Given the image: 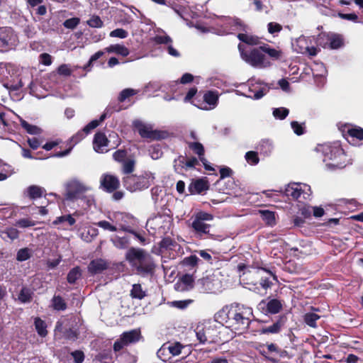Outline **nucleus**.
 Here are the masks:
<instances>
[{
	"label": "nucleus",
	"mask_w": 363,
	"mask_h": 363,
	"mask_svg": "<svg viewBox=\"0 0 363 363\" xmlns=\"http://www.w3.org/2000/svg\"><path fill=\"white\" fill-rule=\"evenodd\" d=\"M252 316V308L239 303L225 306L218 313V318L225 327L238 335L248 328Z\"/></svg>",
	"instance_id": "obj_1"
},
{
	"label": "nucleus",
	"mask_w": 363,
	"mask_h": 363,
	"mask_svg": "<svg viewBox=\"0 0 363 363\" xmlns=\"http://www.w3.org/2000/svg\"><path fill=\"white\" fill-rule=\"evenodd\" d=\"M240 269H245L243 273L240 275V281L249 286V289L259 293V288L257 286V284L264 290L270 288L272 281H277L275 274L270 270L265 268H256L252 267H239Z\"/></svg>",
	"instance_id": "obj_2"
},
{
	"label": "nucleus",
	"mask_w": 363,
	"mask_h": 363,
	"mask_svg": "<svg viewBox=\"0 0 363 363\" xmlns=\"http://www.w3.org/2000/svg\"><path fill=\"white\" fill-rule=\"evenodd\" d=\"M316 150L322 153L323 162L328 170L340 169L351 163L350 159L338 143L321 145L318 146Z\"/></svg>",
	"instance_id": "obj_3"
},
{
	"label": "nucleus",
	"mask_w": 363,
	"mask_h": 363,
	"mask_svg": "<svg viewBox=\"0 0 363 363\" xmlns=\"http://www.w3.org/2000/svg\"><path fill=\"white\" fill-rule=\"evenodd\" d=\"M125 259L137 274L143 277L153 274L155 264L152 257L145 250L131 247L126 252Z\"/></svg>",
	"instance_id": "obj_4"
},
{
	"label": "nucleus",
	"mask_w": 363,
	"mask_h": 363,
	"mask_svg": "<svg viewBox=\"0 0 363 363\" xmlns=\"http://www.w3.org/2000/svg\"><path fill=\"white\" fill-rule=\"evenodd\" d=\"M155 179V174L146 171L140 175H127L123 178V184L127 190L135 192L148 189L153 184Z\"/></svg>",
	"instance_id": "obj_5"
},
{
	"label": "nucleus",
	"mask_w": 363,
	"mask_h": 363,
	"mask_svg": "<svg viewBox=\"0 0 363 363\" xmlns=\"http://www.w3.org/2000/svg\"><path fill=\"white\" fill-rule=\"evenodd\" d=\"M67 200L74 202L85 193L91 191V187L77 179H71L65 184Z\"/></svg>",
	"instance_id": "obj_6"
},
{
	"label": "nucleus",
	"mask_w": 363,
	"mask_h": 363,
	"mask_svg": "<svg viewBox=\"0 0 363 363\" xmlns=\"http://www.w3.org/2000/svg\"><path fill=\"white\" fill-rule=\"evenodd\" d=\"M238 49L242 59L250 65L260 68L269 66V62L259 50L252 49L250 51H244L245 48L240 44L238 45Z\"/></svg>",
	"instance_id": "obj_7"
},
{
	"label": "nucleus",
	"mask_w": 363,
	"mask_h": 363,
	"mask_svg": "<svg viewBox=\"0 0 363 363\" xmlns=\"http://www.w3.org/2000/svg\"><path fill=\"white\" fill-rule=\"evenodd\" d=\"M146 227L152 234L164 235L170 229L171 218L164 215L156 216L147 220Z\"/></svg>",
	"instance_id": "obj_8"
},
{
	"label": "nucleus",
	"mask_w": 363,
	"mask_h": 363,
	"mask_svg": "<svg viewBox=\"0 0 363 363\" xmlns=\"http://www.w3.org/2000/svg\"><path fill=\"white\" fill-rule=\"evenodd\" d=\"M340 130L352 145L359 146L363 143V128L352 124H344L340 126Z\"/></svg>",
	"instance_id": "obj_9"
},
{
	"label": "nucleus",
	"mask_w": 363,
	"mask_h": 363,
	"mask_svg": "<svg viewBox=\"0 0 363 363\" xmlns=\"http://www.w3.org/2000/svg\"><path fill=\"white\" fill-rule=\"evenodd\" d=\"M192 218L191 227L197 234L201 235L208 233L210 225L206 223L205 221L212 220L213 219L212 214L204 211H199L195 213Z\"/></svg>",
	"instance_id": "obj_10"
},
{
	"label": "nucleus",
	"mask_w": 363,
	"mask_h": 363,
	"mask_svg": "<svg viewBox=\"0 0 363 363\" xmlns=\"http://www.w3.org/2000/svg\"><path fill=\"white\" fill-rule=\"evenodd\" d=\"M310 38L301 35L296 38L292 43V48L297 53L308 55L309 56H315L318 54V49L314 46H311L309 42Z\"/></svg>",
	"instance_id": "obj_11"
},
{
	"label": "nucleus",
	"mask_w": 363,
	"mask_h": 363,
	"mask_svg": "<svg viewBox=\"0 0 363 363\" xmlns=\"http://www.w3.org/2000/svg\"><path fill=\"white\" fill-rule=\"evenodd\" d=\"M140 338V331L135 329L128 332H124L121 338L116 340L113 345L115 351H119L125 346L138 342Z\"/></svg>",
	"instance_id": "obj_12"
},
{
	"label": "nucleus",
	"mask_w": 363,
	"mask_h": 363,
	"mask_svg": "<svg viewBox=\"0 0 363 363\" xmlns=\"http://www.w3.org/2000/svg\"><path fill=\"white\" fill-rule=\"evenodd\" d=\"M307 191H310V186L301 183H291L286 185L283 191L284 194L287 197H291L293 199H298L301 194L309 195ZM282 191V190H280Z\"/></svg>",
	"instance_id": "obj_13"
},
{
	"label": "nucleus",
	"mask_w": 363,
	"mask_h": 363,
	"mask_svg": "<svg viewBox=\"0 0 363 363\" xmlns=\"http://www.w3.org/2000/svg\"><path fill=\"white\" fill-rule=\"evenodd\" d=\"M133 126L138 131L142 138L150 139L159 138L158 133L153 130L152 126L150 124L145 123L140 120H135L133 121Z\"/></svg>",
	"instance_id": "obj_14"
},
{
	"label": "nucleus",
	"mask_w": 363,
	"mask_h": 363,
	"mask_svg": "<svg viewBox=\"0 0 363 363\" xmlns=\"http://www.w3.org/2000/svg\"><path fill=\"white\" fill-rule=\"evenodd\" d=\"M73 203H76L78 207L86 212L96 208L95 196L90 191L85 193Z\"/></svg>",
	"instance_id": "obj_15"
},
{
	"label": "nucleus",
	"mask_w": 363,
	"mask_h": 363,
	"mask_svg": "<svg viewBox=\"0 0 363 363\" xmlns=\"http://www.w3.org/2000/svg\"><path fill=\"white\" fill-rule=\"evenodd\" d=\"M269 91V87L262 83H252V80L249 82V91L252 94L245 95L247 97L253 99H259L262 98Z\"/></svg>",
	"instance_id": "obj_16"
},
{
	"label": "nucleus",
	"mask_w": 363,
	"mask_h": 363,
	"mask_svg": "<svg viewBox=\"0 0 363 363\" xmlns=\"http://www.w3.org/2000/svg\"><path fill=\"white\" fill-rule=\"evenodd\" d=\"M108 144V140L104 133L98 132L95 134L93 140V147L96 152L104 153L107 152Z\"/></svg>",
	"instance_id": "obj_17"
},
{
	"label": "nucleus",
	"mask_w": 363,
	"mask_h": 363,
	"mask_svg": "<svg viewBox=\"0 0 363 363\" xmlns=\"http://www.w3.org/2000/svg\"><path fill=\"white\" fill-rule=\"evenodd\" d=\"M205 104L199 108L202 110H212L216 107L218 101V94L217 91H208L203 95Z\"/></svg>",
	"instance_id": "obj_18"
},
{
	"label": "nucleus",
	"mask_w": 363,
	"mask_h": 363,
	"mask_svg": "<svg viewBox=\"0 0 363 363\" xmlns=\"http://www.w3.org/2000/svg\"><path fill=\"white\" fill-rule=\"evenodd\" d=\"M101 186L106 191L111 192L116 190L119 186V181L117 177L111 174L102 175L100 180Z\"/></svg>",
	"instance_id": "obj_19"
},
{
	"label": "nucleus",
	"mask_w": 363,
	"mask_h": 363,
	"mask_svg": "<svg viewBox=\"0 0 363 363\" xmlns=\"http://www.w3.org/2000/svg\"><path fill=\"white\" fill-rule=\"evenodd\" d=\"M95 225L103 228L105 230H108L111 232H116L119 230L126 231L127 228L125 225L118 223L117 221L113 223H110L107 220H101L96 223Z\"/></svg>",
	"instance_id": "obj_20"
},
{
	"label": "nucleus",
	"mask_w": 363,
	"mask_h": 363,
	"mask_svg": "<svg viewBox=\"0 0 363 363\" xmlns=\"http://www.w3.org/2000/svg\"><path fill=\"white\" fill-rule=\"evenodd\" d=\"M189 147L199 157L200 161L203 163L205 168L208 170L213 169V168L208 164L206 159L204 157V148L203 145L197 142L189 143Z\"/></svg>",
	"instance_id": "obj_21"
},
{
	"label": "nucleus",
	"mask_w": 363,
	"mask_h": 363,
	"mask_svg": "<svg viewBox=\"0 0 363 363\" xmlns=\"http://www.w3.org/2000/svg\"><path fill=\"white\" fill-rule=\"evenodd\" d=\"M168 350L171 354V356L175 357L182 354H186L188 351V346L183 345L179 342H168Z\"/></svg>",
	"instance_id": "obj_22"
},
{
	"label": "nucleus",
	"mask_w": 363,
	"mask_h": 363,
	"mask_svg": "<svg viewBox=\"0 0 363 363\" xmlns=\"http://www.w3.org/2000/svg\"><path fill=\"white\" fill-rule=\"evenodd\" d=\"M259 306L261 308H263L264 306H266V312L272 313V314H276L279 312V311L281 308V302L277 299H271L267 303L262 301L259 303Z\"/></svg>",
	"instance_id": "obj_23"
},
{
	"label": "nucleus",
	"mask_w": 363,
	"mask_h": 363,
	"mask_svg": "<svg viewBox=\"0 0 363 363\" xmlns=\"http://www.w3.org/2000/svg\"><path fill=\"white\" fill-rule=\"evenodd\" d=\"M106 267L107 263L106 261L101 259H96L89 263L88 270L91 274H99L106 269Z\"/></svg>",
	"instance_id": "obj_24"
},
{
	"label": "nucleus",
	"mask_w": 363,
	"mask_h": 363,
	"mask_svg": "<svg viewBox=\"0 0 363 363\" xmlns=\"http://www.w3.org/2000/svg\"><path fill=\"white\" fill-rule=\"evenodd\" d=\"M106 52L108 53H116L123 57H126L129 55V50L123 45L115 44L111 45L105 48Z\"/></svg>",
	"instance_id": "obj_25"
},
{
	"label": "nucleus",
	"mask_w": 363,
	"mask_h": 363,
	"mask_svg": "<svg viewBox=\"0 0 363 363\" xmlns=\"http://www.w3.org/2000/svg\"><path fill=\"white\" fill-rule=\"evenodd\" d=\"M0 237L5 241H12L18 237V231L14 228L0 230Z\"/></svg>",
	"instance_id": "obj_26"
},
{
	"label": "nucleus",
	"mask_w": 363,
	"mask_h": 363,
	"mask_svg": "<svg viewBox=\"0 0 363 363\" xmlns=\"http://www.w3.org/2000/svg\"><path fill=\"white\" fill-rule=\"evenodd\" d=\"M208 189L207 182L203 179H197L189 186L191 194H200Z\"/></svg>",
	"instance_id": "obj_27"
},
{
	"label": "nucleus",
	"mask_w": 363,
	"mask_h": 363,
	"mask_svg": "<svg viewBox=\"0 0 363 363\" xmlns=\"http://www.w3.org/2000/svg\"><path fill=\"white\" fill-rule=\"evenodd\" d=\"M311 71L315 78L325 77L327 73L324 65L321 62H315L311 67Z\"/></svg>",
	"instance_id": "obj_28"
},
{
	"label": "nucleus",
	"mask_w": 363,
	"mask_h": 363,
	"mask_svg": "<svg viewBox=\"0 0 363 363\" xmlns=\"http://www.w3.org/2000/svg\"><path fill=\"white\" fill-rule=\"evenodd\" d=\"M26 191H27L28 196L31 199H35L38 198H40L42 196L43 194L44 193L45 190L43 189V188H42L40 186L32 185V186H30L28 187Z\"/></svg>",
	"instance_id": "obj_29"
},
{
	"label": "nucleus",
	"mask_w": 363,
	"mask_h": 363,
	"mask_svg": "<svg viewBox=\"0 0 363 363\" xmlns=\"http://www.w3.org/2000/svg\"><path fill=\"white\" fill-rule=\"evenodd\" d=\"M130 296L133 298L141 300L146 296V291L143 289L140 284H135L130 291Z\"/></svg>",
	"instance_id": "obj_30"
},
{
	"label": "nucleus",
	"mask_w": 363,
	"mask_h": 363,
	"mask_svg": "<svg viewBox=\"0 0 363 363\" xmlns=\"http://www.w3.org/2000/svg\"><path fill=\"white\" fill-rule=\"evenodd\" d=\"M210 332L209 328H201L200 327H197L196 330V334L198 340L201 343H205L207 342H212V340H211L208 337V334Z\"/></svg>",
	"instance_id": "obj_31"
},
{
	"label": "nucleus",
	"mask_w": 363,
	"mask_h": 363,
	"mask_svg": "<svg viewBox=\"0 0 363 363\" xmlns=\"http://www.w3.org/2000/svg\"><path fill=\"white\" fill-rule=\"evenodd\" d=\"M330 48L332 49H338L343 45V39L341 35L337 34H331L328 35Z\"/></svg>",
	"instance_id": "obj_32"
},
{
	"label": "nucleus",
	"mask_w": 363,
	"mask_h": 363,
	"mask_svg": "<svg viewBox=\"0 0 363 363\" xmlns=\"http://www.w3.org/2000/svg\"><path fill=\"white\" fill-rule=\"evenodd\" d=\"M21 126L26 130V132L30 135H39L42 133V130L34 125L29 124L25 120L20 119Z\"/></svg>",
	"instance_id": "obj_33"
},
{
	"label": "nucleus",
	"mask_w": 363,
	"mask_h": 363,
	"mask_svg": "<svg viewBox=\"0 0 363 363\" xmlns=\"http://www.w3.org/2000/svg\"><path fill=\"white\" fill-rule=\"evenodd\" d=\"M34 325L35 330L40 336L45 337L47 335V325L45 321L39 318H36L34 321Z\"/></svg>",
	"instance_id": "obj_34"
},
{
	"label": "nucleus",
	"mask_w": 363,
	"mask_h": 363,
	"mask_svg": "<svg viewBox=\"0 0 363 363\" xmlns=\"http://www.w3.org/2000/svg\"><path fill=\"white\" fill-rule=\"evenodd\" d=\"M111 241L114 246L119 249H125L128 247L130 243V240L128 237L115 236L111 238Z\"/></svg>",
	"instance_id": "obj_35"
},
{
	"label": "nucleus",
	"mask_w": 363,
	"mask_h": 363,
	"mask_svg": "<svg viewBox=\"0 0 363 363\" xmlns=\"http://www.w3.org/2000/svg\"><path fill=\"white\" fill-rule=\"evenodd\" d=\"M281 326H282V323H281L280 320H278L270 326L262 328L260 330V333L261 334H267V333L277 334L280 331Z\"/></svg>",
	"instance_id": "obj_36"
},
{
	"label": "nucleus",
	"mask_w": 363,
	"mask_h": 363,
	"mask_svg": "<svg viewBox=\"0 0 363 363\" xmlns=\"http://www.w3.org/2000/svg\"><path fill=\"white\" fill-rule=\"evenodd\" d=\"M260 49L274 60H278L281 56V52L280 50L272 48L268 45L261 46Z\"/></svg>",
	"instance_id": "obj_37"
},
{
	"label": "nucleus",
	"mask_w": 363,
	"mask_h": 363,
	"mask_svg": "<svg viewBox=\"0 0 363 363\" xmlns=\"http://www.w3.org/2000/svg\"><path fill=\"white\" fill-rule=\"evenodd\" d=\"M52 306L55 310L65 311L67 308V304L65 300L60 296H55L52 299Z\"/></svg>",
	"instance_id": "obj_38"
},
{
	"label": "nucleus",
	"mask_w": 363,
	"mask_h": 363,
	"mask_svg": "<svg viewBox=\"0 0 363 363\" xmlns=\"http://www.w3.org/2000/svg\"><path fill=\"white\" fill-rule=\"evenodd\" d=\"M320 318V315L315 313H307L304 315L305 323L310 327L316 328V321Z\"/></svg>",
	"instance_id": "obj_39"
},
{
	"label": "nucleus",
	"mask_w": 363,
	"mask_h": 363,
	"mask_svg": "<svg viewBox=\"0 0 363 363\" xmlns=\"http://www.w3.org/2000/svg\"><path fill=\"white\" fill-rule=\"evenodd\" d=\"M135 160L133 159H127L123 162L122 172L124 174L130 175L135 169Z\"/></svg>",
	"instance_id": "obj_40"
},
{
	"label": "nucleus",
	"mask_w": 363,
	"mask_h": 363,
	"mask_svg": "<svg viewBox=\"0 0 363 363\" xmlns=\"http://www.w3.org/2000/svg\"><path fill=\"white\" fill-rule=\"evenodd\" d=\"M238 38L240 40L248 45H257L259 43L257 37L246 33H240L238 34Z\"/></svg>",
	"instance_id": "obj_41"
},
{
	"label": "nucleus",
	"mask_w": 363,
	"mask_h": 363,
	"mask_svg": "<svg viewBox=\"0 0 363 363\" xmlns=\"http://www.w3.org/2000/svg\"><path fill=\"white\" fill-rule=\"evenodd\" d=\"M157 357L163 362H167L171 358V354L168 350L167 344H164L157 352Z\"/></svg>",
	"instance_id": "obj_42"
},
{
	"label": "nucleus",
	"mask_w": 363,
	"mask_h": 363,
	"mask_svg": "<svg viewBox=\"0 0 363 363\" xmlns=\"http://www.w3.org/2000/svg\"><path fill=\"white\" fill-rule=\"evenodd\" d=\"M289 111L284 107L274 108L272 109V115L276 119L284 120L289 115Z\"/></svg>",
	"instance_id": "obj_43"
},
{
	"label": "nucleus",
	"mask_w": 363,
	"mask_h": 363,
	"mask_svg": "<svg viewBox=\"0 0 363 363\" xmlns=\"http://www.w3.org/2000/svg\"><path fill=\"white\" fill-rule=\"evenodd\" d=\"M245 159L250 165H256L259 163V159L258 154L255 151H249L245 153Z\"/></svg>",
	"instance_id": "obj_44"
},
{
	"label": "nucleus",
	"mask_w": 363,
	"mask_h": 363,
	"mask_svg": "<svg viewBox=\"0 0 363 363\" xmlns=\"http://www.w3.org/2000/svg\"><path fill=\"white\" fill-rule=\"evenodd\" d=\"M75 219L71 215H65L57 217L54 221V225H58L60 223H67L69 226L73 225L75 223Z\"/></svg>",
	"instance_id": "obj_45"
},
{
	"label": "nucleus",
	"mask_w": 363,
	"mask_h": 363,
	"mask_svg": "<svg viewBox=\"0 0 363 363\" xmlns=\"http://www.w3.org/2000/svg\"><path fill=\"white\" fill-rule=\"evenodd\" d=\"M262 216V219L270 225H272L275 223V216L274 213L272 211H259Z\"/></svg>",
	"instance_id": "obj_46"
},
{
	"label": "nucleus",
	"mask_w": 363,
	"mask_h": 363,
	"mask_svg": "<svg viewBox=\"0 0 363 363\" xmlns=\"http://www.w3.org/2000/svg\"><path fill=\"white\" fill-rule=\"evenodd\" d=\"M138 93V91L136 89L128 88L122 90L118 96V101L121 102H123L126 99L131 96H134Z\"/></svg>",
	"instance_id": "obj_47"
},
{
	"label": "nucleus",
	"mask_w": 363,
	"mask_h": 363,
	"mask_svg": "<svg viewBox=\"0 0 363 363\" xmlns=\"http://www.w3.org/2000/svg\"><path fill=\"white\" fill-rule=\"evenodd\" d=\"M81 276L80 269L79 267H74L69 271L67 274V281L70 284H74Z\"/></svg>",
	"instance_id": "obj_48"
},
{
	"label": "nucleus",
	"mask_w": 363,
	"mask_h": 363,
	"mask_svg": "<svg viewBox=\"0 0 363 363\" xmlns=\"http://www.w3.org/2000/svg\"><path fill=\"white\" fill-rule=\"evenodd\" d=\"M31 291L28 288H23L19 294L18 299L22 303H27L30 301Z\"/></svg>",
	"instance_id": "obj_49"
},
{
	"label": "nucleus",
	"mask_w": 363,
	"mask_h": 363,
	"mask_svg": "<svg viewBox=\"0 0 363 363\" xmlns=\"http://www.w3.org/2000/svg\"><path fill=\"white\" fill-rule=\"evenodd\" d=\"M194 282V279L192 276L189 274L184 275L181 279V283L180 284L184 285V286L182 288V290L184 289H189L192 287Z\"/></svg>",
	"instance_id": "obj_50"
},
{
	"label": "nucleus",
	"mask_w": 363,
	"mask_h": 363,
	"mask_svg": "<svg viewBox=\"0 0 363 363\" xmlns=\"http://www.w3.org/2000/svg\"><path fill=\"white\" fill-rule=\"evenodd\" d=\"M282 29V26L276 22H270L267 25V30L272 35L279 33Z\"/></svg>",
	"instance_id": "obj_51"
},
{
	"label": "nucleus",
	"mask_w": 363,
	"mask_h": 363,
	"mask_svg": "<svg viewBox=\"0 0 363 363\" xmlns=\"http://www.w3.org/2000/svg\"><path fill=\"white\" fill-rule=\"evenodd\" d=\"M0 170V182L6 180L14 173V171L11 166H4V168H2Z\"/></svg>",
	"instance_id": "obj_52"
},
{
	"label": "nucleus",
	"mask_w": 363,
	"mask_h": 363,
	"mask_svg": "<svg viewBox=\"0 0 363 363\" xmlns=\"http://www.w3.org/2000/svg\"><path fill=\"white\" fill-rule=\"evenodd\" d=\"M30 257V250L28 248H23L18 250L16 259L18 261L23 262L28 259Z\"/></svg>",
	"instance_id": "obj_53"
},
{
	"label": "nucleus",
	"mask_w": 363,
	"mask_h": 363,
	"mask_svg": "<svg viewBox=\"0 0 363 363\" xmlns=\"http://www.w3.org/2000/svg\"><path fill=\"white\" fill-rule=\"evenodd\" d=\"M87 24L92 28H101L103 22L99 16H93L87 21Z\"/></svg>",
	"instance_id": "obj_54"
},
{
	"label": "nucleus",
	"mask_w": 363,
	"mask_h": 363,
	"mask_svg": "<svg viewBox=\"0 0 363 363\" xmlns=\"http://www.w3.org/2000/svg\"><path fill=\"white\" fill-rule=\"evenodd\" d=\"M149 152L153 160H157L162 155V152L159 146H152L149 150Z\"/></svg>",
	"instance_id": "obj_55"
},
{
	"label": "nucleus",
	"mask_w": 363,
	"mask_h": 363,
	"mask_svg": "<svg viewBox=\"0 0 363 363\" xmlns=\"http://www.w3.org/2000/svg\"><path fill=\"white\" fill-rule=\"evenodd\" d=\"M291 126L294 133L297 135H301L304 133V127L303 124L298 123L297 121H292L291 123Z\"/></svg>",
	"instance_id": "obj_56"
},
{
	"label": "nucleus",
	"mask_w": 363,
	"mask_h": 363,
	"mask_svg": "<svg viewBox=\"0 0 363 363\" xmlns=\"http://www.w3.org/2000/svg\"><path fill=\"white\" fill-rule=\"evenodd\" d=\"M111 37L125 38L128 36V32L122 28H117L110 33Z\"/></svg>",
	"instance_id": "obj_57"
},
{
	"label": "nucleus",
	"mask_w": 363,
	"mask_h": 363,
	"mask_svg": "<svg viewBox=\"0 0 363 363\" xmlns=\"http://www.w3.org/2000/svg\"><path fill=\"white\" fill-rule=\"evenodd\" d=\"M126 155V151L123 150H118L113 153V157L116 161L123 162L125 160Z\"/></svg>",
	"instance_id": "obj_58"
},
{
	"label": "nucleus",
	"mask_w": 363,
	"mask_h": 363,
	"mask_svg": "<svg viewBox=\"0 0 363 363\" xmlns=\"http://www.w3.org/2000/svg\"><path fill=\"white\" fill-rule=\"evenodd\" d=\"M160 86L158 82H150L148 84H147L144 87V91L145 92H149L151 91H157L160 89Z\"/></svg>",
	"instance_id": "obj_59"
},
{
	"label": "nucleus",
	"mask_w": 363,
	"mask_h": 363,
	"mask_svg": "<svg viewBox=\"0 0 363 363\" xmlns=\"http://www.w3.org/2000/svg\"><path fill=\"white\" fill-rule=\"evenodd\" d=\"M16 225L20 228L31 227L35 225V222L28 218H23L16 222Z\"/></svg>",
	"instance_id": "obj_60"
},
{
	"label": "nucleus",
	"mask_w": 363,
	"mask_h": 363,
	"mask_svg": "<svg viewBox=\"0 0 363 363\" xmlns=\"http://www.w3.org/2000/svg\"><path fill=\"white\" fill-rule=\"evenodd\" d=\"M260 150L264 151V153L268 155L272 150V143L269 140H263L260 144Z\"/></svg>",
	"instance_id": "obj_61"
},
{
	"label": "nucleus",
	"mask_w": 363,
	"mask_h": 363,
	"mask_svg": "<svg viewBox=\"0 0 363 363\" xmlns=\"http://www.w3.org/2000/svg\"><path fill=\"white\" fill-rule=\"evenodd\" d=\"M155 40L157 43H160V44L169 45V43H172V39L170 38V37H169L167 35H157L155 37Z\"/></svg>",
	"instance_id": "obj_62"
},
{
	"label": "nucleus",
	"mask_w": 363,
	"mask_h": 363,
	"mask_svg": "<svg viewBox=\"0 0 363 363\" xmlns=\"http://www.w3.org/2000/svg\"><path fill=\"white\" fill-rule=\"evenodd\" d=\"M79 23V19L78 18H72L66 20L64 22L65 27L70 29L74 28Z\"/></svg>",
	"instance_id": "obj_63"
},
{
	"label": "nucleus",
	"mask_w": 363,
	"mask_h": 363,
	"mask_svg": "<svg viewBox=\"0 0 363 363\" xmlns=\"http://www.w3.org/2000/svg\"><path fill=\"white\" fill-rule=\"evenodd\" d=\"M58 73L64 76H69L72 74V70L68 65L64 64L59 67Z\"/></svg>",
	"instance_id": "obj_64"
}]
</instances>
